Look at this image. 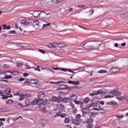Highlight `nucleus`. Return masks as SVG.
<instances>
[{
	"mask_svg": "<svg viewBox=\"0 0 128 128\" xmlns=\"http://www.w3.org/2000/svg\"><path fill=\"white\" fill-rule=\"evenodd\" d=\"M64 128H72V127L70 125H67V126H65Z\"/></svg>",
	"mask_w": 128,
	"mask_h": 128,
	"instance_id": "obj_64",
	"label": "nucleus"
},
{
	"mask_svg": "<svg viewBox=\"0 0 128 128\" xmlns=\"http://www.w3.org/2000/svg\"><path fill=\"white\" fill-rule=\"evenodd\" d=\"M98 78H91L90 79V82H96V80H98Z\"/></svg>",
	"mask_w": 128,
	"mask_h": 128,
	"instance_id": "obj_32",
	"label": "nucleus"
},
{
	"mask_svg": "<svg viewBox=\"0 0 128 128\" xmlns=\"http://www.w3.org/2000/svg\"><path fill=\"white\" fill-rule=\"evenodd\" d=\"M88 100H90V98H88V97H87V98H85L84 100V104H88Z\"/></svg>",
	"mask_w": 128,
	"mask_h": 128,
	"instance_id": "obj_29",
	"label": "nucleus"
},
{
	"mask_svg": "<svg viewBox=\"0 0 128 128\" xmlns=\"http://www.w3.org/2000/svg\"><path fill=\"white\" fill-rule=\"evenodd\" d=\"M30 84H36V80H31L30 81Z\"/></svg>",
	"mask_w": 128,
	"mask_h": 128,
	"instance_id": "obj_53",
	"label": "nucleus"
},
{
	"mask_svg": "<svg viewBox=\"0 0 128 128\" xmlns=\"http://www.w3.org/2000/svg\"><path fill=\"white\" fill-rule=\"evenodd\" d=\"M109 94H112L113 96H120V94H122V93L118 92V90H110Z\"/></svg>",
	"mask_w": 128,
	"mask_h": 128,
	"instance_id": "obj_6",
	"label": "nucleus"
},
{
	"mask_svg": "<svg viewBox=\"0 0 128 128\" xmlns=\"http://www.w3.org/2000/svg\"><path fill=\"white\" fill-rule=\"evenodd\" d=\"M58 46V43H52L51 42L49 44L48 46L50 48H56Z\"/></svg>",
	"mask_w": 128,
	"mask_h": 128,
	"instance_id": "obj_14",
	"label": "nucleus"
},
{
	"mask_svg": "<svg viewBox=\"0 0 128 128\" xmlns=\"http://www.w3.org/2000/svg\"><path fill=\"white\" fill-rule=\"evenodd\" d=\"M66 116H68V115L66 114H60V118H66Z\"/></svg>",
	"mask_w": 128,
	"mask_h": 128,
	"instance_id": "obj_34",
	"label": "nucleus"
},
{
	"mask_svg": "<svg viewBox=\"0 0 128 128\" xmlns=\"http://www.w3.org/2000/svg\"><path fill=\"white\" fill-rule=\"evenodd\" d=\"M70 105L72 106V108H74V104H72V103H70Z\"/></svg>",
	"mask_w": 128,
	"mask_h": 128,
	"instance_id": "obj_63",
	"label": "nucleus"
},
{
	"mask_svg": "<svg viewBox=\"0 0 128 128\" xmlns=\"http://www.w3.org/2000/svg\"><path fill=\"white\" fill-rule=\"evenodd\" d=\"M20 22L22 24H24V26H30V22L32 23L30 20H21Z\"/></svg>",
	"mask_w": 128,
	"mask_h": 128,
	"instance_id": "obj_7",
	"label": "nucleus"
},
{
	"mask_svg": "<svg viewBox=\"0 0 128 128\" xmlns=\"http://www.w3.org/2000/svg\"><path fill=\"white\" fill-rule=\"evenodd\" d=\"M46 106H47V103L46 102L40 103L38 104V106L41 108V110H44V108H46Z\"/></svg>",
	"mask_w": 128,
	"mask_h": 128,
	"instance_id": "obj_10",
	"label": "nucleus"
},
{
	"mask_svg": "<svg viewBox=\"0 0 128 128\" xmlns=\"http://www.w3.org/2000/svg\"><path fill=\"white\" fill-rule=\"evenodd\" d=\"M94 120L92 118H89L86 120V124H92Z\"/></svg>",
	"mask_w": 128,
	"mask_h": 128,
	"instance_id": "obj_25",
	"label": "nucleus"
},
{
	"mask_svg": "<svg viewBox=\"0 0 128 128\" xmlns=\"http://www.w3.org/2000/svg\"><path fill=\"white\" fill-rule=\"evenodd\" d=\"M40 122L42 126H46V121L44 120H42Z\"/></svg>",
	"mask_w": 128,
	"mask_h": 128,
	"instance_id": "obj_28",
	"label": "nucleus"
},
{
	"mask_svg": "<svg viewBox=\"0 0 128 128\" xmlns=\"http://www.w3.org/2000/svg\"><path fill=\"white\" fill-rule=\"evenodd\" d=\"M107 104H108V106L114 104V102H108L107 103Z\"/></svg>",
	"mask_w": 128,
	"mask_h": 128,
	"instance_id": "obj_59",
	"label": "nucleus"
},
{
	"mask_svg": "<svg viewBox=\"0 0 128 128\" xmlns=\"http://www.w3.org/2000/svg\"><path fill=\"white\" fill-rule=\"evenodd\" d=\"M38 52H41V54H46V51H44V50H42V49H39Z\"/></svg>",
	"mask_w": 128,
	"mask_h": 128,
	"instance_id": "obj_43",
	"label": "nucleus"
},
{
	"mask_svg": "<svg viewBox=\"0 0 128 128\" xmlns=\"http://www.w3.org/2000/svg\"><path fill=\"white\" fill-rule=\"evenodd\" d=\"M6 112V108H2L0 109V112Z\"/></svg>",
	"mask_w": 128,
	"mask_h": 128,
	"instance_id": "obj_45",
	"label": "nucleus"
},
{
	"mask_svg": "<svg viewBox=\"0 0 128 128\" xmlns=\"http://www.w3.org/2000/svg\"><path fill=\"white\" fill-rule=\"evenodd\" d=\"M74 84V86L80 84V82L73 81V84Z\"/></svg>",
	"mask_w": 128,
	"mask_h": 128,
	"instance_id": "obj_47",
	"label": "nucleus"
},
{
	"mask_svg": "<svg viewBox=\"0 0 128 128\" xmlns=\"http://www.w3.org/2000/svg\"><path fill=\"white\" fill-rule=\"evenodd\" d=\"M60 98H62L60 96L58 97L53 96L52 98V102H60Z\"/></svg>",
	"mask_w": 128,
	"mask_h": 128,
	"instance_id": "obj_12",
	"label": "nucleus"
},
{
	"mask_svg": "<svg viewBox=\"0 0 128 128\" xmlns=\"http://www.w3.org/2000/svg\"><path fill=\"white\" fill-rule=\"evenodd\" d=\"M60 70H62V72H68V70L64 68L60 69Z\"/></svg>",
	"mask_w": 128,
	"mask_h": 128,
	"instance_id": "obj_60",
	"label": "nucleus"
},
{
	"mask_svg": "<svg viewBox=\"0 0 128 128\" xmlns=\"http://www.w3.org/2000/svg\"><path fill=\"white\" fill-rule=\"evenodd\" d=\"M57 46L58 48H62L64 46V43H58Z\"/></svg>",
	"mask_w": 128,
	"mask_h": 128,
	"instance_id": "obj_27",
	"label": "nucleus"
},
{
	"mask_svg": "<svg viewBox=\"0 0 128 128\" xmlns=\"http://www.w3.org/2000/svg\"><path fill=\"white\" fill-rule=\"evenodd\" d=\"M124 100V96H119V100Z\"/></svg>",
	"mask_w": 128,
	"mask_h": 128,
	"instance_id": "obj_55",
	"label": "nucleus"
},
{
	"mask_svg": "<svg viewBox=\"0 0 128 128\" xmlns=\"http://www.w3.org/2000/svg\"><path fill=\"white\" fill-rule=\"evenodd\" d=\"M46 98V94L42 92H40L38 94V100H40L41 102H42L44 100V98Z\"/></svg>",
	"mask_w": 128,
	"mask_h": 128,
	"instance_id": "obj_5",
	"label": "nucleus"
},
{
	"mask_svg": "<svg viewBox=\"0 0 128 128\" xmlns=\"http://www.w3.org/2000/svg\"><path fill=\"white\" fill-rule=\"evenodd\" d=\"M20 118H22V117H18L17 118H13L12 119V120H13V122H16V120H20Z\"/></svg>",
	"mask_w": 128,
	"mask_h": 128,
	"instance_id": "obj_46",
	"label": "nucleus"
},
{
	"mask_svg": "<svg viewBox=\"0 0 128 128\" xmlns=\"http://www.w3.org/2000/svg\"><path fill=\"white\" fill-rule=\"evenodd\" d=\"M93 126H94L93 123L87 124V128H92Z\"/></svg>",
	"mask_w": 128,
	"mask_h": 128,
	"instance_id": "obj_30",
	"label": "nucleus"
},
{
	"mask_svg": "<svg viewBox=\"0 0 128 128\" xmlns=\"http://www.w3.org/2000/svg\"><path fill=\"white\" fill-rule=\"evenodd\" d=\"M38 102H40V100H33L32 102V106H35V104H38Z\"/></svg>",
	"mask_w": 128,
	"mask_h": 128,
	"instance_id": "obj_22",
	"label": "nucleus"
},
{
	"mask_svg": "<svg viewBox=\"0 0 128 128\" xmlns=\"http://www.w3.org/2000/svg\"><path fill=\"white\" fill-rule=\"evenodd\" d=\"M78 96L76 94H73L70 98V102H74V100H78Z\"/></svg>",
	"mask_w": 128,
	"mask_h": 128,
	"instance_id": "obj_9",
	"label": "nucleus"
},
{
	"mask_svg": "<svg viewBox=\"0 0 128 128\" xmlns=\"http://www.w3.org/2000/svg\"><path fill=\"white\" fill-rule=\"evenodd\" d=\"M14 102V100L12 99L8 100L6 101V103L8 104H12Z\"/></svg>",
	"mask_w": 128,
	"mask_h": 128,
	"instance_id": "obj_20",
	"label": "nucleus"
},
{
	"mask_svg": "<svg viewBox=\"0 0 128 128\" xmlns=\"http://www.w3.org/2000/svg\"><path fill=\"white\" fill-rule=\"evenodd\" d=\"M104 98H114V96L107 95L104 96Z\"/></svg>",
	"mask_w": 128,
	"mask_h": 128,
	"instance_id": "obj_39",
	"label": "nucleus"
},
{
	"mask_svg": "<svg viewBox=\"0 0 128 128\" xmlns=\"http://www.w3.org/2000/svg\"><path fill=\"white\" fill-rule=\"evenodd\" d=\"M40 14V10H35L34 12L32 13V16L34 18H38Z\"/></svg>",
	"mask_w": 128,
	"mask_h": 128,
	"instance_id": "obj_8",
	"label": "nucleus"
},
{
	"mask_svg": "<svg viewBox=\"0 0 128 128\" xmlns=\"http://www.w3.org/2000/svg\"><path fill=\"white\" fill-rule=\"evenodd\" d=\"M42 112L43 114H46V108H44V109H42Z\"/></svg>",
	"mask_w": 128,
	"mask_h": 128,
	"instance_id": "obj_49",
	"label": "nucleus"
},
{
	"mask_svg": "<svg viewBox=\"0 0 128 128\" xmlns=\"http://www.w3.org/2000/svg\"><path fill=\"white\" fill-rule=\"evenodd\" d=\"M86 50H92L94 49V46L88 45L86 46Z\"/></svg>",
	"mask_w": 128,
	"mask_h": 128,
	"instance_id": "obj_23",
	"label": "nucleus"
},
{
	"mask_svg": "<svg viewBox=\"0 0 128 128\" xmlns=\"http://www.w3.org/2000/svg\"><path fill=\"white\" fill-rule=\"evenodd\" d=\"M23 76H28V73H24Z\"/></svg>",
	"mask_w": 128,
	"mask_h": 128,
	"instance_id": "obj_62",
	"label": "nucleus"
},
{
	"mask_svg": "<svg viewBox=\"0 0 128 128\" xmlns=\"http://www.w3.org/2000/svg\"><path fill=\"white\" fill-rule=\"evenodd\" d=\"M0 96L3 100H8V98H12V94H10V88H8L5 90V93L2 91H0Z\"/></svg>",
	"mask_w": 128,
	"mask_h": 128,
	"instance_id": "obj_1",
	"label": "nucleus"
},
{
	"mask_svg": "<svg viewBox=\"0 0 128 128\" xmlns=\"http://www.w3.org/2000/svg\"><path fill=\"white\" fill-rule=\"evenodd\" d=\"M68 88V86L66 85H60V88H61V90H64L65 88Z\"/></svg>",
	"mask_w": 128,
	"mask_h": 128,
	"instance_id": "obj_33",
	"label": "nucleus"
},
{
	"mask_svg": "<svg viewBox=\"0 0 128 128\" xmlns=\"http://www.w3.org/2000/svg\"><path fill=\"white\" fill-rule=\"evenodd\" d=\"M70 118H65V120H64V122L66 124H68V122H70Z\"/></svg>",
	"mask_w": 128,
	"mask_h": 128,
	"instance_id": "obj_37",
	"label": "nucleus"
},
{
	"mask_svg": "<svg viewBox=\"0 0 128 128\" xmlns=\"http://www.w3.org/2000/svg\"><path fill=\"white\" fill-rule=\"evenodd\" d=\"M59 52H60L61 54H64V50L62 49H60L59 50Z\"/></svg>",
	"mask_w": 128,
	"mask_h": 128,
	"instance_id": "obj_57",
	"label": "nucleus"
},
{
	"mask_svg": "<svg viewBox=\"0 0 128 128\" xmlns=\"http://www.w3.org/2000/svg\"><path fill=\"white\" fill-rule=\"evenodd\" d=\"M24 66L22 62H19L16 64V66H18V68H20V66Z\"/></svg>",
	"mask_w": 128,
	"mask_h": 128,
	"instance_id": "obj_21",
	"label": "nucleus"
},
{
	"mask_svg": "<svg viewBox=\"0 0 128 128\" xmlns=\"http://www.w3.org/2000/svg\"><path fill=\"white\" fill-rule=\"evenodd\" d=\"M50 26V23H48V24H44L42 28H44L45 26Z\"/></svg>",
	"mask_w": 128,
	"mask_h": 128,
	"instance_id": "obj_48",
	"label": "nucleus"
},
{
	"mask_svg": "<svg viewBox=\"0 0 128 128\" xmlns=\"http://www.w3.org/2000/svg\"><path fill=\"white\" fill-rule=\"evenodd\" d=\"M69 100H70V99L66 97H64L62 100V102H64V104H66L67 102H68Z\"/></svg>",
	"mask_w": 128,
	"mask_h": 128,
	"instance_id": "obj_17",
	"label": "nucleus"
},
{
	"mask_svg": "<svg viewBox=\"0 0 128 128\" xmlns=\"http://www.w3.org/2000/svg\"><path fill=\"white\" fill-rule=\"evenodd\" d=\"M23 106H24L21 104H18L16 105V108H18V110H20V108H22Z\"/></svg>",
	"mask_w": 128,
	"mask_h": 128,
	"instance_id": "obj_19",
	"label": "nucleus"
},
{
	"mask_svg": "<svg viewBox=\"0 0 128 128\" xmlns=\"http://www.w3.org/2000/svg\"><path fill=\"white\" fill-rule=\"evenodd\" d=\"M52 70H60V68H52Z\"/></svg>",
	"mask_w": 128,
	"mask_h": 128,
	"instance_id": "obj_58",
	"label": "nucleus"
},
{
	"mask_svg": "<svg viewBox=\"0 0 128 128\" xmlns=\"http://www.w3.org/2000/svg\"><path fill=\"white\" fill-rule=\"evenodd\" d=\"M82 116L80 114H76V120H80V118Z\"/></svg>",
	"mask_w": 128,
	"mask_h": 128,
	"instance_id": "obj_38",
	"label": "nucleus"
},
{
	"mask_svg": "<svg viewBox=\"0 0 128 128\" xmlns=\"http://www.w3.org/2000/svg\"><path fill=\"white\" fill-rule=\"evenodd\" d=\"M2 26L4 30H10V26H7L6 24H4Z\"/></svg>",
	"mask_w": 128,
	"mask_h": 128,
	"instance_id": "obj_18",
	"label": "nucleus"
},
{
	"mask_svg": "<svg viewBox=\"0 0 128 128\" xmlns=\"http://www.w3.org/2000/svg\"><path fill=\"white\" fill-rule=\"evenodd\" d=\"M57 108H58V110H64V105L60 103L57 104Z\"/></svg>",
	"mask_w": 128,
	"mask_h": 128,
	"instance_id": "obj_11",
	"label": "nucleus"
},
{
	"mask_svg": "<svg viewBox=\"0 0 128 128\" xmlns=\"http://www.w3.org/2000/svg\"><path fill=\"white\" fill-rule=\"evenodd\" d=\"M3 67L4 68H8V64H4Z\"/></svg>",
	"mask_w": 128,
	"mask_h": 128,
	"instance_id": "obj_51",
	"label": "nucleus"
},
{
	"mask_svg": "<svg viewBox=\"0 0 128 128\" xmlns=\"http://www.w3.org/2000/svg\"><path fill=\"white\" fill-rule=\"evenodd\" d=\"M31 68H34V70H38V72H40V66H37L36 68L31 67Z\"/></svg>",
	"mask_w": 128,
	"mask_h": 128,
	"instance_id": "obj_26",
	"label": "nucleus"
},
{
	"mask_svg": "<svg viewBox=\"0 0 128 128\" xmlns=\"http://www.w3.org/2000/svg\"><path fill=\"white\" fill-rule=\"evenodd\" d=\"M12 76H8V75H5L4 78H6V80H8L9 78H12Z\"/></svg>",
	"mask_w": 128,
	"mask_h": 128,
	"instance_id": "obj_40",
	"label": "nucleus"
},
{
	"mask_svg": "<svg viewBox=\"0 0 128 128\" xmlns=\"http://www.w3.org/2000/svg\"><path fill=\"white\" fill-rule=\"evenodd\" d=\"M120 70L118 68L116 67H112L111 68V71H112V72H120Z\"/></svg>",
	"mask_w": 128,
	"mask_h": 128,
	"instance_id": "obj_15",
	"label": "nucleus"
},
{
	"mask_svg": "<svg viewBox=\"0 0 128 128\" xmlns=\"http://www.w3.org/2000/svg\"><path fill=\"white\" fill-rule=\"evenodd\" d=\"M72 123L74 124H76V126H80V120L78 119L74 120Z\"/></svg>",
	"mask_w": 128,
	"mask_h": 128,
	"instance_id": "obj_16",
	"label": "nucleus"
},
{
	"mask_svg": "<svg viewBox=\"0 0 128 128\" xmlns=\"http://www.w3.org/2000/svg\"><path fill=\"white\" fill-rule=\"evenodd\" d=\"M50 84H60V82H50Z\"/></svg>",
	"mask_w": 128,
	"mask_h": 128,
	"instance_id": "obj_52",
	"label": "nucleus"
},
{
	"mask_svg": "<svg viewBox=\"0 0 128 128\" xmlns=\"http://www.w3.org/2000/svg\"><path fill=\"white\" fill-rule=\"evenodd\" d=\"M88 116L90 118H94L95 115L94 112H90L88 114Z\"/></svg>",
	"mask_w": 128,
	"mask_h": 128,
	"instance_id": "obj_31",
	"label": "nucleus"
},
{
	"mask_svg": "<svg viewBox=\"0 0 128 128\" xmlns=\"http://www.w3.org/2000/svg\"><path fill=\"white\" fill-rule=\"evenodd\" d=\"M124 100L126 102H128V96H124Z\"/></svg>",
	"mask_w": 128,
	"mask_h": 128,
	"instance_id": "obj_54",
	"label": "nucleus"
},
{
	"mask_svg": "<svg viewBox=\"0 0 128 128\" xmlns=\"http://www.w3.org/2000/svg\"><path fill=\"white\" fill-rule=\"evenodd\" d=\"M4 76H6V74H0V80H4Z\"/></svg>",
	"mask_w": 128,
	"mask_h": 128,
	"instance_id": "obj_35",
	"label": "nucleus"
},
{
	"mask_svg": "<svg viewBox=\"0 0 128 128\" xmlns=\"http://www.w3.org/2000/svg\"><path fill=\"white\" fill-rule=\"evenodd\" d=\"M99 74H106L108 72V71H106L105 70H102L98 72Z\"/></svg>",
	"mask_w": 128,
	"mask_h": 128,
	"instance_id": "obj_24",
	"label": "nucleus"
},
{
	"mask_svg": "<svg viewBox=\"0 0 128 128\" xmlns=\"http://www.w3.org/2000/svg\"><path fill=\"white\" fill-rule=\"evenodd\" d=\"M104 92L102 90H98L96 91L95 94H102Z\"/></svg>",
	"mask_w": 128,
	"mask_h": 128,
	"instance_id": "obj_36",
	"label": "nucleus"
},
{
	"mask_svg": "<svg viewBox=\"0 0 128 128\" xmlns=\"http://www.w3.org/2000/svg\"><path fill=\"white\" fill-rule=\"evenodd\" d=\"M96 93H90L89 96H96Z\"/></svg>",
	"mask_w": 128,
	"mask_h": 128,
	"instance_id": "obj_61",
	"label": "nucleus"
},
{
	"mask_svg": "<svg viewBox=\"0 0 128 128\" xmlns=\"http://www.w3.org/2000/svg\"><path fill=\"white\" fill-rule=\"evenodd\" d=\"M54 4H58L60 2V0H51Z\"/></svg>",
	"mask_w": 128,
	"mask_h": 128,
	"instance_id": "obj_41",
	"label": "nucleus"
},
{
	"mask_svg": "<svg viewBox=\"0 0 128 128\" xmlns=\"http://www.w3.org/2000/svg\"><path fill=\"white\" fill-rule=\"evenodd\" d=\"M54 112L56 114L54 116V118H56V116H60V109L58 108L56 110H55Z\"/></svg>",
	"mask_w": 128,
	"mask_h": 128,
	"instance_id": "obj_13",
	"label": "nucleus"
},
{
	"mask_svg": "<svg viewBox=\"0 0 128 128\" xmlns=\"http://www.w3.org/2000/svg\"><path fill=\"white\" fill-rule=\"evenodd\" d=\"M8 34H16V30H12L8 32Z\"/></svg>",
	"mask_w": 128,
	"mask_h": 128,
	"instance_id": "obj_44",
	"label": "nucleus"
},
{
	"mask_svg": "<svg viewBox=\"0 0 128 128\" xmlns=\"http://www.w3.org/2000/svg\"><path fill=\"white\" fill-rule=\"evenodd\" d=\"M74 102L76 104H80V102L77 100H74Z\"/></svg>",
	"mask_w": 128,
	"mask_h": 128,
	"instance_id": "obj_50",
	"label": "nucleus"
},
{
	"mask_svg": "<svg viewBox=\"0 0 128 128\" xmlns=\"http://www.w3.org/2000/svg\"><path fill=\"white\" fill-rule=\"evenodd\" d=\"M30 20L31 22H33V27L34 28H35V30H38L40 28V22L38 20H34L32 19H30Z\"/></svg>",
	"mask_w": 128,
	"mask_h": 128,
	"instance_id": "obj_3",
	"label": "nucleus"
},
{
	"mask_svg": "<svg viewBox=\"0 0 128 128\" xmlns=\"http://www.w3.org/2000/svg\"><path fill=\"white\" fill-rule=\"evenodd\" d=\"M94 110H102L100 114H104L106 110L100 107V105L98 104H94L93 105Z\"/></svg>",
	"mask_w": 128,
	"mask_h": 128,
	"instance_id": "obj_2",
	"label": "nucleus"
},
{
	"mask_svg": "<svg viewBox=\"0 0 128 128\" xmlns=\"http://www.w3.org/2000/svg\"><path fill=\"white\" fill-rule=\"evenodd\" d=\"M94 9H90L89 10V12H88V14H90V16H92V14H94Z\"/></svg>",
	"mask_w": 128,
	"mask_h": 128,
	"instance_id": "obj_42",
	"label": "nucleus"
},
{
	"mask_svg": "<svg viewBox=\"0 0 128 128\" xmlns=\"http://www.w3.org/2000/svg\"><path fill=\"white\" fill-rule=\"evenodd\" d=\"M15 96H20V98H19V100H24V98H30V94H20L19 92H16L15 94Z\"/></svg>",
	"mask_w": 128,
	"mask_h": 128,
	"instance_id": "obj_4",
	"label": "nucleus"
},
{
	"mask_svg": "<svg viewBox=\"0 0 128 128\" xmlns=\"http://www.w3.org/2000/svg\"><path fill=\"white\" fill-rule=\"evenodd\" d=\"M25 68L26 69H28V68H32V67H30V66H28V64H26L25 65Z\"/></svg>",
	"mask_w": 128,
	"mask_h": 128,
	"instance_id": "obj_56",
	"label": "nucleus"
}]
</instances>
